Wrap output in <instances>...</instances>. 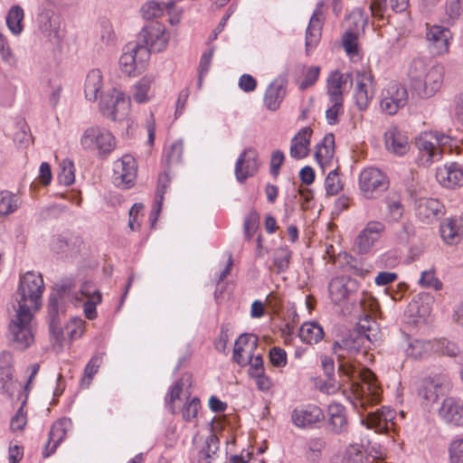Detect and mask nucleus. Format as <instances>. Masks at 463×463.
I'll return each mask as SVG.
<instances>
[{"mask_svg": "<svg viewBox=\"0 0 463 463\" xmlns=\"http://www.w3.org/2000/svg\"><path fill=\"white\" fill-rule=\"evenodd\" d=\"M366 341H369L368 335L359 331H353L341 340L333 343L332 351L336 355L338 364L337 374L348 379L352 374L356 373L353 364L354 357L362 352Z\"/></svg>", "mask_w": 463, "mask_h": 463, "instance_id": "1", "label": "nucleus"}, {"mask_svg": "<svg viewBox=\"0 0 463 463\" xmlns=\"http://www.w3.org/2000/svg\"><path fill=\"white\" fill-rule=\"evenodd\" d=\"M43 290V279L40 273L27 271L21 276L17 289V309H24L26 312L39 309Z\"/></svg>", "mask_w": 463, "mask_h": 463, "instance_id": "2", "label": "nucleus"}, {"mask_svg": "<svg viewBox=\"0 0 463 463\" xmlns=\"http://www.w3.org/2000/svg\"><path fill=\"white\" fill-rule=\"evenodd\" d=\"M32 320V312L16 309V314L9 324V339L14 348L24 350L34 342Z\"/></svg>", "mask_w": 463, "mask_h": 463, "instance_id": "3", "label": "nucleus"}, {"mask_svg": "<svg viewBox=\"0 0 463 463\" xmlns=\"http://www.w3.org/2000/svg\"><path fill=\"white\" fill-rule=\"evenodd\" d=\"M149 58V50L146 47L128 43L123 48V53L119 58V66L122 72L128 76H136L145 71Z\"/></svg>", "mask_w": 463, "mask_h": 463, "instance_id": "4", "label": "nucleus"}, {"mask_svg": "<svg viewBox=\"0 0 463 463\" xmlns=\"http://www.w3.org/2000/svg\"><path fill=\"white\" fill-rule=\"evenodd\" d=\"M80 145L84 150H97L99 156H107L115 149L116 140L109 130L99 126H91L84 130Z\"/></svg>", "mask_w": 463, "mask_h": 463, "instance_id": "5", "label": "nucleus"}, {"mask_svg": "<svg viewBox=\"0 0 463 463\" xmlns=\"http://www.w3.org/2000/svg\"><path fill=\"white\" fill-rule=\"evenodd\" d=\"M100 98L99 109L104 117L113 121H122L128 117L129 101L123 92L113 88Z\"/></svg>", "mask_w": 463, "mask_h": 463, "instance_id": "6", "label": "nucleus"}, {"mask_svg": "<svg viewBox=\"0 0 463 463\" xmlns=\"http://www.w3.org/2000/svg\"><path fill=\"white\" fill-rule=\"evenodd\" d=\"M138 43L151 52H160L164 51L169 41V33L164 24L157 21H152L145 25L137 35Z\"/></svg>", "mask_w": 463, "mask_h": 463, "instance_id": "7", "label": "nucleus"}, {"mask_svg": "<svg viewBox=\"0 0 463 463\" xmlns=\"http://www.w3.org/2000/svg\"><path fill=\"white\" fill-rule=\"evenodd\" d=\"M447 136H438L437 133L425 132L415 140L420 153V161L423 165H429L441 157L439 146L447 143Z\"/></svg>", "mask_w": 463, "mask_h": 463, "instance_id": "8", "label": "nucleus"}, {"mask_svg": "<svg viewBox=\"0 0 463 463\" xmlns=\"http://www.w3.org/2000/svg\"><path fill=\"white\" fill-rule=\"evenodd\" d=\"M70 289V285H61L49 296L47 309L50 321V332L56 340H59L62 335L61 316L65 312L61 300Z\"/></svg>", "mask_w": 463, "mask_h": 463, "instance_id": "9", "label": "nucleus"}, {"mask_svg": "<svg viewBox=\"0 0 463 463\" xmlns=\"http://www.w3.org/2000/svg\"><path fill=\"white\" fill-rule=\"evenodd\" d=\"M451 387L450 379L446 373L425 377L420 381L418 393L427 403H434Z\"/></svg>", "mask_w": 463, "mask_h": 463, "instance_id": "10", "label": "nucleus"}, {"mask_svg": "<svg viewBox=\"0 0 463 463\" xmlns=\"http://www.w3.org/2000/svg\"><path fill=\"white\" fill-rule=\"evenodd\" d=\"M359 188L365 198H373L388 188L387 176L377 168H365L359 175Z\"/></svg>", "mask_w": 463, "mask_h": 463, "instance_id": "11", "label": "nucleus"}, {"mask_svg": "<svg viewBox=\"0 0 463 463\" xmlns=\"http://www.w3.org/2000/svg\"><path fill=\"white\" fill-rule=\"evenodd\" d=\"M363 383L356 389L355 406L366 410L368 406L377 404L381 401L382 390L377 383L375 374L367 370L362 375Z\"/></svg>", "mask_w": 463, "mask_h": 463, "instance_id": "12", "label": "nucleus"}, {"mask_svg": "<svg viewBox=\"0 0 463 463\" xmlns=\"http://www.w3.org/2000/svg\"><path fill=\"white\" fill-rule=\"evenodd\" d=\"M407 100L406 88L396 81H391L383 90L380 106L384 113L394 115L406 105Z\"/></svg>", "mask_w": 463, "mask_h": 463, "instance_id": "13", "label": "nucleus"}, {"mask_svg": "<svg viewBox=\"0 0 463 463\" xmlns=\"http://www.w3.org/2000/svg\"><path fill=\"white\" fill-rule=\"evenodd\" d=\"M137 162L130 155L123 156L114 163L113 183L118 187L129 188L134 184L137 177Z\"/></svg>", "mask_w": 463, "mask_h": 463, "instance_id": "14", "label": "nucleus"}, {"mask_svg": "<svg viewBox=\"0 0 463 463\" xmlns=\"http://www.w3.org/2000/svg\"><path fill=\"white\" fill-rule=\"evenodd\" d=\"M325 420L323 410L315 404L301 405L291 412L292 423L299 429L316 428Z\"/></svg>", "mask_w": 463, "mask_h": 463, "instance_id": "15", "label": "nucleus"}, {"mask_svg": "<svg viewBox=\"0 0 463 463\" xmlns=\"http://www.w3.org/2000/svg\"><path fill=\"white\" fill-rule=\"evenodd\" d=\"M451 38L452 33L448 28L438 24H426L425 39L432 54L442 55L446 53L449 51Z\"/></svg>", "mask_w": 463, "mask_h": 463, "instance_id": "16", "label": "nucleus"}, {"mask_svg": "<svg viewBox=\"0 0 463 463\" xmlns=\"http://www.w3.org/2000/svg\"><path fill=\"white\" fill-rule=\"evenodd\" d=\"M355 81L354 93L355 105L359 110H365L374 95L373 76L371 71H358Z\"/></svg>", "mask_w": 463, "mask_h": 463, "instance_id": "17", "label": "nucleus"}, {"mask_svg": "<svg viewBox=\"0 0 463 463\" xmlns=\"http://www.w3.org/2000/svg\"><path fill=\"white\" fill-rule=\"evenodd\" d=\"M385 226L381 222L372 221L360 232L354 241V246L360 254H365L370 251L374 242L377 241L381 234L384 232Z\"/></svg>", "mask_w": 463, "mask_h": 463, "instance_id": "18", "label": "nucleus"}, {"mask_svg": "<svg viewBox=\"0 0 463 463\" xmlns=\"http://www.w3.org/2000/svg\"><path fill=\"white\" fill-rule=\"evenodd\" d=\"M259 168L258 153L249 147L239 156L235 164V175L240 183H244L250 176L254 175Z\"/></svg>", "mask_w": 463, "mask_h": 463, "instance_id": "19", "label": "nucleus"}, {"mask_svg": "<svg viewBox=\"0 0 463 463\" xmlns=\"http://www.w3.org/2000/svg\"><path fill=\"white\" fill-rule=\"evenodd\" d=\"M386 149L396 156H403L410 150L411 145L407 133L397 126L389 127L384 132Z\"/></svg>", "mask_w": 463, "mask_h": 463, "instance_id": "20", "label": "nucleus"}, {"mask_svg": "<svg viewBox=\"0 0 463 463\" xmlns=\"http://www.w3.org/2000/svg\"><path fill=\"white\" fill-rule=\"evenodd\" d=\"M356 288V280L345 277L334 278L328 285L330 298L337 305L348 300Z\"/></svg>", "mask_w": 463, "mask_h": 463, "instance_id": "21", "label": "nucleus"}, {"mask_svg": "<svg viewBox=\"0 0 463 463\" xmlns=\"http://www.w3.org/2000/svg\"><path fill=\"white\" fill-rule=\"evenodd\" d=\"M394 418L395 411L390 407L383 406L375 411L368 412L362 422L366 424L367 428L373 429L377 432H384L392 427Z\"/></svg>", "mask_w": 463, "mask_h": 463, "instance_id": "22", "label": "nucleus"}, {"mask_svg": "<svg viewBox=\"0 0 463 463\" xmlns=\"http://www.w3.org/2000/svg\"><path fill=\"white\" fill-rule=\"evenodd\" d=\"M444 213V205L437 199L421 198L417 202L416 216L425 223L439 220Z\"/></svg>", "mask_w": 463, "mask_h": 463, "instance_id": "23", "label": "nucleus"}, {"mask_svg": "<svg viewBox=\"0 0 463 463\" xmlns=\"http://www.w3.org/2000/svg\"><path fill=\"white\" fill-rule=\"evenodd\" d=\"M288 80L285 77H278L267 88L264 94V105L270 111H276L287 94Z\"/></svg>", "mask_w": 463, "mask_h": 463, "instance_id": "24", "label": "nucleus"}, {"mask_svg": "<svg viewBox=\"0 0 463 463\" xmlns=\"http://www.w3.org/2000/svg\"><path fill=\"white\" fill-rule=\"evenodd\" d=\"M439 416L449 424L463 427V402L453 397L445 398L439 409Z\"/></svg>", "mask_w": 463, "mask_h": 463, "instance_id": "25", "label": "nucleus"}, {"mask_svg": "<svg viewBox=\"0 0 463 463\" xmlns=\"http://www.w3.org/2000/svg\"><path fill=\"white\" fill-rule=\"evenodd\" d=\"M444 79V68L438 64L429 71V76L422 83H420L415 90L419 96L424 99L434 96L441 88Z\"/></svg>", "mask_w": 463, "mask_h": 463, "instance_id": "26", "label": "nucleus"}, {"mask_svg": "<svg viewBox=\"0 0 463 463\" xmlns=\"http://www.w3.org/2000/svg\"><path fill=\"white\" fill-rule=\"evenodd\" d=\"M436 178L442 186L448 188L461 186L463 184V168L457 162L444 165L437 169Z\"/></svg>", "mask_w": 463, "mask_h": 463, "instance_id": "27", "label": "nucleus"}, {"mask_svg": "<svg viewBox=\"0 0 463 463\" xmlns=\"http://www.w3.org/2000/svg\"><path fill=\"white\" fill-rule=\"evenodd\" d=\"M38 28L42 34L51 43H58L62 38L60 18L58 16H52L48 12L39 14Z\"/></svg>", "mask_w": 463, "mask_h": 463, "instance_id": "28", "label": "nucleus"}, {"mask_svg": "<svg viewBox=\"0 0 463 463\" xmlns=\"http://www.w3.org/2000/svg\"><path fill=\"white\" fill-rule=\"evenodd\" d=\"M71 424V420L65 418L57 420L52 424L49 432L48 442L43 451L44 458H48L55 451L58 445L66 437L68 427H70Z\"/></svg>", "mask_w": 463, "mask_h": 463, "instance_id": "29", "label": "nucleus"}, {"mask_svg": "<svg viewBox=\"0 0 463 463\" xmlns=\"http://www.w3.org/2000/svg\"><path fill=\"white\" fill-rule=\"evenodd\" d=\"M409 0H371L369 8L372 15L383 18L390 15V11L401 13L406 10Z\"/></svg>", "mask_w": 463, "mask_h": 463, "instance_id": "30", "label": "nucleus"}, {"mask_svg": "<svg viewBox=\"0 0 463 463\" xmlns=\"http://www.w3.org/2000/svg\"><path fill=\"white\" fill-rule=\"evenodd\" d=\"M439 232L446 243L457 244L463 236V215L446 219L441 222Z\"/></svg>", "mask_w": 463, "mask_h": 463, "instance_id": "31", "label": "nucleus"}, {"mask_svg": "<svg viewBox=\"0 0 463 463\" xmlns=\"http://www.w3.org/2000/svg\"><path fill=\"white\" fill-rule=\"evenodd\" d=\"M323 6V3H319L314 11L308 26L306 32V48L308 52L309 49L316 47L320 40L321 32H322V16L323 13L321 8Z\"/></svg>", "mask_w": 463, "mask_h": 463, "instance_id": "32", "label": "nucleus"}, {"mask_svg": "<svg viewBox=\"0 0 463 463\" xmlns=\"http://www.w3.org/2000/svg\"><path fill=\"white\" fill-rule=\"evenodd\" d=\"M328 428L334 433H344L348 430L345 408L340 403H332L327 408Z\"/></svg>", "mask_w": 463, "mask_h": 463, "instance_id": "33", "label": "nucleus"}, {"mask_svg": "<svg viewBox=\"0 0 463 463\" xmlns=\"http://www.w3.org/2000/svg\"><path fill=\"white\" fill-rule=\"evenodd\" d=\"M438 63L430 60L424 58H415L410 63L408 70V76L411 80L412 87L415 89L422 83L424 80L429 76V71L433 66H437Z\"/></svg>", "mask_w": 463, "mask_h": 463, "instance_id": "34", "label": "nucleus"}, {"mask_svg": "<svg viewBox=\"0 0 463 463\" xmlns=\"http://www.w3.org/2000/svg\"><path fill=\"white\" fill-rule=\"evenodd\" d=\"M312 129L309 127L302 128L291 139L289 149L290 156L302 159L308 155Z\"/></svg>", "mask_w": 463, "mask_h": 463, "instance_id": "35", "label": "nucleus"}, {"mask_svg": "<svg viewBox=\"0 0 463 463\" xmlns=\"http://www.w3.org/2000/svg\"><path fill=\"white\" fill-rule=\"evenodd\" d=\"M80 244L81 240L79 237L64 232L52 237L51 248L57 254H68L77 250Z\"/></svg>", "mask_w": 463, "mask_h": 463, "instance_id": "36", "label": "nucleus"}, {"mask_svg": "<svg viewBox=\"0 0 463 463\" xmlns=\"http://www.w3.org/2000/svg\"><path fill=\"white\" fill-rule=\"evenodd\" d=\"M352 82L349 73H341L338 71L332 72L327 79V93L330 101H343V87Z\"/></svg>", "mask_w": 463, "mask_h": 463, "instance_id": "37", "label": "nucleus"}, {"mask_svg": "<svg viewBox=\"0 0 463 463\" xmlns=\"http://www.w3.org/2000/svg\"><path fill=\"white\" fill-rule=\"evenodd\" d=\"M335 154V136L332 133L326 134L322 141L317 145L315 157L322 168L329 164Z\"/></svg>", "mask_w": 463, "mask_h": 463, "instance_id": "38", "label": "nucleus"}, {"mask_svg": "<svg viewBox=\"0 0 463 463\" xmlns=\"http://www.w3.org/2000/svg\"><path fill=\"white\" fill-rule=\"evenodd\" d=\"M258 336L253 334H241L235 341L233 349V360L240 365H245L248 363L249 356L240 354V346L249 349L248 353H252L257 347Z\"/></svg>", "mask_w": 463, "mask_h": 463, "instance_id": "39", "label": "nucleus"}, {"mask_svg": "<svg viewBox=\"0 0 463 463\" xmlns=\"http://www.w3.org/2000/svg\"><path fill=\"white\" fill-rule=\"evenodd\" d=\"M174 6L173 2L164 3L151 0L142 5V16L146 20L156 19L161 17L165 12L170 14Z\"/></svg>", "mask_w": 463, "mask_h": 463, "instance_id": "40", "label": "nucleus"}, {"mask_svg": "<svg viewBox=\"0 0 463 463\" xmlns=\"http://www.w3.org/2000/svg\"><path fill=\"white\" fill-rule=\"evenodd\" d=\"M102 73L99 69L91 70L85 80L84 93L87 99L95 101L102 88Z\"/></svg>", "mask_w": 463, "mask_h": 463, "instance_id": "41", "label": "nucleus"}, {"mask_svg": "<svg viewBox=\"0 0 463 463\" xmlns=\"http://www.w3.org/2000/svg\"><path fill=\"white\" fill-rule=\"evenodd\" d=\"M170 183V177L168 173L165 171L163 174H160L158 176V184L157 189L156 193V204L154 206V209L152 210L150 213V222H151V228H154L156 225V222L157 221V216L159 213L161 212V205L164 199V194L167 189V186Z\"/></svg>", "mask_w": 463, "mask_h": 463, "instance_id": "42", "label": "nucleus"}, {"mask_svg": "<svg viewBox=\"0 0 463 463\" xmlns=\"http://www.w3.org/2000/svg\"><path fill=\"white\" fill-rule=\"evenodd\" d=\"M298 335L304 343L314 345L324 337V330L317 322H308L301 326Z\"/></svg>", "mask_w": 463, "mask_h": 463, "instance_id": "43", "label": "nucleus"}, {"mask_svg": "<svg viewBox=\"0 0 463 463\" xmlns=\"http://www.w3.org/2000/svg\"><path fill=\"white\" fill-rule=\"evenodd\" d=\"M154 78L149 75L142 77L134 86L132 99L137 103H144L150 99L151 86Z\"/></svg>", "mask_w": 463, "mask_h": 463, "instance_id": "44", "label": "nucleus"}, {"mask_svg": "<svg viewBox=\"0 0 463 463\" xmlns=\"http://www.w3.org/2000/svg\"><path fill=\"white\" fill-rule=\"evenodd\" d=\"M20 384L14 378V370L0 369V393L7 397H13Z\"/></svg>", "mask_w": 463, "mask_h": 463, "instance_id": "45", "label": "nucleus"}, {"mask_svg": "<svg viewBox=\"0 0 463 463\" xmlns=\"http://www.w3.org/2000/svg\"><path fill=\"white\" fill-rule=\"evenodd\" d=\"M406 337L409 340L408 346L405 349L407 356L411 357L412 359H421L430 354V342L420 339L410 340L408 335H406Z\"/></svg>", "mask_w": 463, "mask_h": 463, "instance_id": "46", "label": "nucleus"}, {"mask_svg": "<svg viewBox=\"0 0 463 463\" xmlns=\"http://www.w3.org/2000/svg\"><path fill=\"white\" fill-rule=\"evenodd\" d=\"M292 251L288 247H279L273 253V264L278 274L284 273L289 269Z\"/></svg>", "mask_w": 463, "mask_h": 463, "instance_id": "47", "label": "nucleus"}, {"mask_svg": "<svg viewBox=\"0 0 463 463\" xmlns=\"http://www.w3.org/2000/svg\"><path fill=\"white\" fill-rule=\"evenodd\" d=\"M219 449V439L216 435L211 434L207 437L204 446L198 454L199 463H211L212 458Z\"/></svg>", "mask_w": 463, "mask_h": 463, "instance_id": "48", "label": "nucleus"}, {"mask_svg": "<svg viewBox=\"0 0 463 463\" xmlns=\"http://www.w3.org/2000/svg\"><path fill=\"white\" fill-rule=\"evenodd\" d=\"M24 10L19 5L11 7L6 16V24L14 34H20L23 31Z\"/></svg>", "mask_w": 463, "mask_h": 463, "instance_id": "49", "label": "nucleus"}, {"mask_svg": "<svg viewBox=\"0 0 463 463\" xmlns=\"http://www.w3.org/2000/svg\"><path fill=\"white\" fill-rule=\"evenodd\" d=\"M463 5L461 0H447L445 4V22L453 24L461 15Z\"/></svg>", "mask_w": 463, "mask_h": 463, "instance_id": "50", "label": "nucleus"}, {"mask_svg": "<svg viewBox=\"0 0 463 463\" xmlns=\"http://www.w3.org/2000/svg\"><path fill=\"white\" fill-rule=\"evenodd\" d=\"M17 197L8 191L0 192V215L5 216L17 209Z\"/></svg>", "mask_w": 463, "mask_h": 463, "instance_id": "51", "label": "nucleus"}, {"mask_svg": "<svg viewBox=\"0 0 463 463\" xmlns=\"http://www.w3.org/2000/svg\"><path fill=\"white\" fill-rule=\"evenodd\" d=\"M325 188L327 195H335L343 188V183L339 177L338 169L331 170L325 180Z\"/></svg>", "mask_w": 463, "mask_h": 463, "instance_id": "52", "label": "nucleus"}, {"mask_svg": "<svg viewBox=\"0 0 463 463\" xmlns=\"http://www.w3.org/2000/svg\"><path fill=\"white\" fill-rule=\"evenodd\" d=\"M14 142L20 147H27L33 142L29 127L24 122H19L14 133Z\"/></svg>", "mask_w": 463, "mask_h": 463, "instance_id": "53", "label": "nucleus"}, {"mask_svg": "<svg viewBox=\"0 0 463 463\" xmlns=\"http://www.w3.org/2000/svg\"><path fill=\"white\" fill-rule=\"evenodd\" d=\"M388 210V218L392 222H398L403 214V205L397 196H388L385 199Z\"/></svg>", "mask_w": 463, "mask_h": 463, "instance_id": "54", "label": "nucleus"}, {"mask_svg": "<svg viewBox=\"0 0 463 463\" xmlns=\"http://www.w3.org/2000/svg\"><path fill=\"white\" fill-rule=\"evenodd\" d=\"M61 184L69 186L74 183V165L70 159H64L61 163V172L58 175Z\"/></svg>", "mask_w": 463, "mask_h": 463, "instance_id": "55", "label": "nucleus"}, {"mask_svg": "<svg viewBox=\"0 0 463 463\" xmlns=\"http://www.w3.org/2000/svg\"><path fill=\"white\" fill-rule=\"evenodd\" d=\"M184 383L181 380L175 382L169 389L166 396L165 402L168 406V410L172 414H175V402L180 399V395L183 392Z\"/></svg>", "mask_w": 463, "mask_h": 463, "instance_id": "56", "label": "nucleus"}, {"mask_svg": "<svg viewBox=\"0 0 463 463\" xmlns=\"http://www.w3.org/2000/svg\"><path fill=\"white\" fill-rule=\"evenodd\" d=\"M338 377L339 380H335V377L326 378V381L320 386V391L327 394L335 393L344 383L351 381L354 377V374H352L348 379L344 376L341 377L339 374Z\"/></svg>", "mask_w": 463, "mask_h": 463, "instance_id": "57", "label": "nucleus"}, {"mask_svg": "<svg viewBox=\"0 0 463 463\" xmlns=\"http://www.w3.org/2000/svg\"><path fill=\"white\" fill-rule=\"evenodd\" d=\"M102 364V354H97L93 355L89 363L86 364L84 369V376L82 381H87V385L90 383L93 376L97 373L99 366Z\"/></svg>", "mask_w": 463, "mask_h": 463, "instance_id": "58", "label": "nucleus"}, {"mask_svg": "<svg viewBox=\"0 0 463 463\" xmlns=\"http://www.w3.org/2000/svg\"><path fill=\"white\" fill-rule=\"evenodd\" d=\"M345 463H372V460L365 451L359 449L356 446H351L346 450Z\"/></svg>", "mask_w": 463, "mask_h": 463, "instance_id": "59", "label": "nucleus"}, {"mask_svg": "<svg viewBox=\"0 0 463 463\" xmlns=\"http://www.w3.org/2000/svg\"><path fill=\"white\" fill-rule=\"evenodd\" d=\"M201 408L200 400L194 397L187 401L182 409V417L185 421H192L197 417L199 409Z\"/></svg>", "mask_w": 463, "mask_h": 463, "instance_id": "60", "label": "nucleus"}, {"mask_svg": "<svg viewBox=\"0 0 463 463\" xmlns=\"http://www.w3.org/2000/svg\"><path fill=\"white\" fill-rule=\"evenodd\" d=\"M184 152V144L181 140L174 142L171 146L167 149L165 158L167 165H173L180 163Z\"/></svg>", "mask_w": 463, "mask_h": 463, "instance_id": "61", "label": "nucleus"}, {"mask_svg": "<svg viewBox=\"0 0 463 463\" xmlns=\"http://www.w3.org/2000/svg\"><path fill=\"white\" fill-rule=\"evenodd\" d=\"M320 74L319 66H311L307 68L304 80L299 83V89L305 90L307 88L313 86L318 80Z\"/></svg>", "mask_w": 463, "mask_h": 463, "instance_id": "62", "label": "nucleus"}, {"mask_svg": "<svg viewBox=\"0 0 463 463\" xmlns=\"http://www.w3.org/2000/svg\"><path fill=\"white\" fill-rule=\"evenodd\" d=\"M343 47L346 53L354 56L358 53L357 36L353 32H346L343 35Z\"/></svg>", "mask_w": 463, "mask_h": 463, "instance_id": "63", "label": "nucleus"}, {"mask_svg": "<svg viewBox=\"0 0 463 463\" xmlns=\"http://www.w3.org/2000/svg\"><path fill=\"white\" fill-rule=\"evenodd\" d=\"M449 458L451 463H463V439L450 444Z\"/></svg>", "mask_w": 463, "mask_h": 463, "instance_id": "64", "label": "nucleus"}]
</instances>
